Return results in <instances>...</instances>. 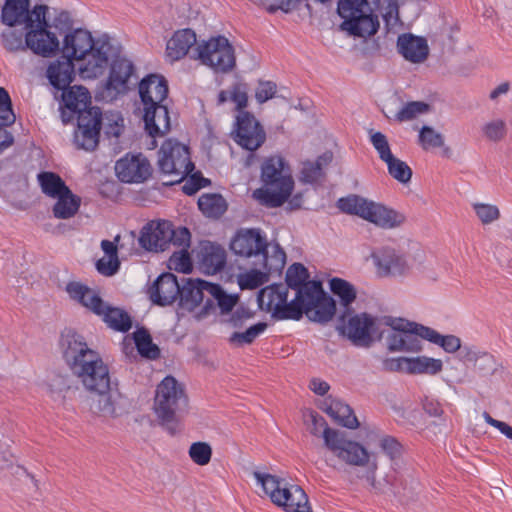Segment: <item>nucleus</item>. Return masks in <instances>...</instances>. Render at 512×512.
<instances>
[{
	"instance_id": "obj_1",
	"label": "nucleus",
	"mask_w": 512,
	"mask_h": 512,
	"mask_svg": "<svg viewBox=\"0 0 512 512\" xmlns=\"http://www.w3.org/2000/svg\"><path fill=\"white\" fill-rule=\"evenodd\" d=\"M60 349L66 364L86 390L103 391L111 384L109 369L84 337L73 330L61 334Z\"/></svg>"
},
{
	"instance_id": "obj_2",
	"label": "nucleus",
	"mask_w": 512,
	"mask_h": 512,
	"mask_svg": "<svg viewBox=\"0 0 512 512\" xmlns=\"http://www.w3.org/2000/svg\"><path fill=\"white\" fill-rule=\"evenodd\" d=\"M113 46L107 37L94 40L91 33L75 29L63 41V56L78 62L79 75L83 79H95L107 69Z\"/></svg>"
},
{
	"instance_id": "obj_3",
	"label": "nucleus",
	"mask_w": 512,
	"mask_h": 512,
	"mask_svg": "<svg viewBox=\"0 0 512 512\" xmlns=\"http://www.w3.org/2000/svg\"><path fill=\"white\" fill-rule=\"evenodd\" d=\"M302 416L307 430L316 437H322L326 449L338 460L348 465H361L367 462L366 448L356 441L347 439L343 433L328 427L325 419L318 413L306 409Z\"/></svg>"
},
{
	"instance_id": "obj_4",
	"label": "nucleus",
	"mask_w": 512,
	"mask_h": 512,
	"mask_svg": "<svg viewBox=\"0 0 512 512\" xmlns=\"http://www.w3.org/2000/svg\"><path fill=\"white\" fill-rule=\"evenodd\" d=\"M261 180L265 188L256 189L253 196L268 207L281 206L294 188L291 169L284 158L278 155L265 159L261 166Z\"/></svg>"
},
{
	"instance_id": "obj_5",
	"label": "nucleus",
	"mask_w": 512,
	"mask_h": 512,
	"mask_svg": "<svg viewBox=\"0 0 512 512\" xmlns=\"http://www.w3.org/2000/svg\"><path fill=\"white\" fill-rule=\"evenodd\" d=\"M187 405L184 388L174 377L167 376L158 384L153 408L160 424L170 434L178 431L181 415Z\"/></svg>"
},
{
	"instance_id": "obj_6",
	"label": "nucleus",
	"mask_w": 512,
	"mask_h": 512,
	"mask_svg": "<svg viewBox=\"0 0 512 512\" xmlns=\"http://www.w3.org/2000/svg\"><path fill=\"white\" fill-rule=\"evenodd\" d=\"M253 476L272 503L284 511L312 512L308 496L299 485L290 484L280 477L258 471H255Z\"/></svg>"
},
{
	"instance_id": "obj_7",
	"label": "nucleus",
	"mask_w": 512,
	"mask_h": 512,
	"mask_svg": "<svg viewBox=\"0 0 512 512\" xmlns=\"http://www.w3.org/2000/svg\"><path fill=\"white\" fill-rule=\"evenodd\" d=\"M337 11L343 19L341 30L350 35L366 37L378 30L379 22L368 0H339Z\"/></svg>"
},
{
	"instance_id": "obj_8",
	"label": "nucleus",
	"mask_w": 512,
	"mask_h": 512,
	"mask_svg": "<svg viewBox=\"0 0 512 512\" xmlns=\"http://www.w3.org/2000/svg\"><path fill=\"white\" fill-rule=\"evenodd\" d=\"M158 167L171 178L169 184L181 182L194 170L188 147L171 139L166 140L158 152Z\"/></svg>"
},
{
	"instance_id": "obj_9",
	"label": "nucleus",
	"mask_w": 512,
	"mask_h": 512,
	"mask_svg": "<svg viewBox=\"0 0 512 512\" xmlns=\"http://www.w3.org/2000/svg\"><path fill=\"white\" fill-rule=\"evenodd\" d=\"M336 330L353 345L367 348L372 345L377 333L376 319L367 313L354 314L347 309L340 314Z\"/></svg>"
},
{
	"instance_id": "obj_10",
	"label": "nucleus",
	"mask_w": 512,
	"mask_h": 512,
	"mask_svg": "<svg viewBox=\"0 0 512 512\" xmlns=\"http://www.w3.org/2000/svg\"><path fill=\"white\" fill-rule=\"evenodd\" d=\"M195 52V58L217 73L230 72L236 65L234 48L224 36L212 37L199 44Z\"/></svg>"
},
{
	"instance_id": "obj_11",
	"label": "nucleus",
	"mask_w": 512,
	"mask_h": 512,
	"mask_svg": "<svg viewBox=\"0 0 512 512\" xmlns=\"http://www.w3.org/2000/svg\"><path fill=\"white\" fill-rule=\"evenodd\" d=\"M393 331L387 336V347L391 352H410L417 353L422 351L423 343L421 339L426 340L422 328L427 326L408 322L403 319H394L386 322Z\"/></svg>"
},
{
	"instance_id": "obj_12",
	"label": "nucleus",
	"mask_w": 512,
	"mask_h": 512,
	"mask_svg": "<svg viewBox=\"0 0 512 512\" xmlns=\"http://www.w3.org/2000/svg\"><path fill=\"white\" fill-rule=\"evenodd\" d=\"M78 126L74 134L75 144L84 150H94L99 142L102 113L97 107H89L77 118Z\"/></svg>"
},
{
	"instance_id": "obj_13",
	"label": "nucleus",
	"mask_w": 512,
	"mask_h": 512,
	"mask_svg": "<svg viewBox=\"0 0 512 512\" xmlns=\"http://www.w3.org/2000/svg\"><path fill=\"white\" fill-rule=\"evenodd\" d=\"M234 140L242 148L255 151L266 139L264 129L253 115L240 112L236 118Z\"/></svg>"
},
{
	"instance_id": "obj_14",
	"label": "nucleus",
	"mask_w": 512,
	"mask_h": 512,
	"mask_svg": "<svg viewBox=\"0 0 512 512\" xmlns=\"http://www.w3.org/2000/svg\"><path fill=\"white\" fill-rule=\"evenodd\" d=\"M368 460L365 464L356 465L357 467H366L367 472L364 475L365 480L369 483L371 488L377 493H391L394 496L401 492V485L404 482V475L400 474L395 469H392L385 474L382 480H376V472L378 470V461L374 453H370L366 449Z\"/></svg>"
},
{
	"instance_id": "obj_15",
	"label": "nucleus",
	"mask_w": 512,
	"mask_h": 512,
	"mask_svg": "<svg viewBox=\"0 0 512 512\" xmlns=\"http://www.w3.org/2000/svg\"><path fill=\"white\" fill-rule=\"evenodd\" d=\"M377 274L381 277H405L410 265L404 254L392 247H383L372 254Z\"/></svg>"
},
{
	"instance_id": "obj_16",
	"label": "nucleus",
	"mask_w": 512,
	"mask_h": 512,
	"mask_svg": "<svg viewBox=\"0 0 512 512\" xmlns=\"http://www.w3.org/2000/svg\"><path fill=\"white\" fill-rule=\"evenodd\" d=\"M115 172L122 182L142 183L150 177L152 168L143 154L128 153L116 162Z\"/></svg>"
},
{
	"instance_id": "obj_17",
	"label": "nucleus",
	"mask_w": 512,
	"mask_h": 512,
	"mask_svg": "<svg viewBox=\"0 0 512 512\" xmlns=\"http://www.w3.org/2000/svg\"><path fill=\"white\" fill-rule=\"evenodd\" d=\"M173 236L169 221H150L141 230L139 243L147 251H163Z\"/></svg>"
},
{
	"instance_id": "obj_18",
	"label": "nucleus",
	"mask_w": 512,
	"mask_h": 512,
	"mask_svg": "<svg viewBox=\"0 0 512 512\" xmlns=\"http://www.w3.org/2000/svg\"><path fill=\"white\" fill-rule=\"evenodd\" d=\"M231 250L242 257L259 258L267 247L266 238L257 229L240 230L231 242Z\"/></svg>"
},
{
	"instance_id": "obj_19",
	"label": "nucleus",
	"mask_w": 512,
	"mask_h": 512,
	"mask_svg": "<svg viewBox=\"0 0 512 512\" xmlns=\"http://www.w3.org/2000/svg\"><path fill=\"white\" fill-rule=\"evenodd\" d=\"M139 95L143 107L164 103L168 96L166 79L157 74H150L139 83Z\"/></svg>"
},
{
	"instance_id": "obj_20",
	"label": "nucleus",
	"mask_w": 512,
	"mask_h": 512,
	"mask_svg": "<svg viewBox=\"0 0 512 512\" xmlns=\"http://www.w3.org/2000/svg\"><path fill=\"white\" fill-rule=\"evenodd\" d=\"M397 50L405 60L414 64L424 62L429 54L427 40L411 33H404L398 36Z\"/></svg>"
},
{
	"instance_id": "obj_21",
	"label": "nucleus",
	"mask_w": 512,
	"mask_h": 512,
	"mask_svg": "<svg viewBox=\"0 0 512 512\" xmlns=\"http://www.w3.org/2000/svg\"><path fill=\"white\" fill-rule=\"evenodd\" d=\"M149 292L150 298L155 304L166 306L179 298L180 285L174 274L164 273L156 279Z\"/></svg>"
},
{
	"instance_id": "obj_22",
	"label": "nucleus",
	"mask_w": 512,
	"mask_h": 512,
	"mask_svg": "<svg viewBox=\"0 0 512 512\" xmlns=\"http://www.w3.org/2000/svg\"><path fill=\"white\" fill-rule=\"evenodd\" d=\"M143 120L145 130L149 136L155 138L163 136L170 130V117L168 107L164 103L143 107Z\"/></svg>"
},
{
	"instance_id": "obj_23",
	"label": "nucleus",
	"mask_w": 512,
	"mask_h": 512,
	"mask_svg": "<svg viewBox=\"0 0 512 512\" xmlns=\"http://www.w3.org/2000/svg\"><path fill=\"white\" fill-rule=\"evenodd\" d=\"M197 258L200 268L207 274H215L221 271L226 264L225 249L209 241L201 242Z\"/></svg>"
},
{
	"instance_id": "obj_24",
	"label": "nucleus",
	"mask_w": 512,
	"mask_h": 512,
	"mask_svg": "<svg viewBox=\"0 0 512 512\" xmlns=\"http://www.w3.org/2000/svg\"><path fill=\"white\" fill-rule=\"evenodd\" d=\"M25 42L29 49L42 57H51L59 49V41L54 33L46 29L28 30Z\"/></svg>"
},
{
	"instance_id": "obj_25",
	"label": "nucleus",
	"mask_w": 512,
	"mask_h": 512,
	"mask_svg": "<svg viewBox=\"0 0 512 512\" xmlns=\"http://www.w3.org/2000/svg\"><path fill=\"white\" fill-rule=\"evenodd\" d=\"M66 292L73 301L81 304L92 313L97 315L103 312L105 301L95 290L88 286L72 281L66 285Z\"/></svg>"
},
{
	"instance_id": "obj_26",
	"label": "nucleus",
	"mask_w": 512,
	"mask_h": 512,
	"mask_svg": "<svg viewBox=\"0 0 512 512\" xmlns=\"http://www.w3.org/2000/svg\"><path fill=\"white\" fill-rule=\"evenodd\" d=\"M320 409L329 415L336 423L355 429L359 426L357 417L349 405L339 399L327 398L323 400Z\"/></svg>"
},
{
	"instance_id": "obj_27",
	"label": "nucleus",
	"mask_w": 512,
	"mask_h": 512,
	"mask_svg": "<svg viewBox=\"0 0 512 512\" xmlns=\"http://www.w3.org/2000/svg\"><path fill=\"white\" fill-rule=\"evenodd\" d=\"M50 84L56 89L65 91L74 77V64L69 58L52 62L46 71Z\"/></svg>"
},
{
	"instance_id": "obj_28",
	"label": "nucleus",
	"mask_w": 512,
	"mask_h": 512,
	"mask_svg": "<svg viewBox=\"0 0 512 512\" xmlns=\"http://www.w3.org/2000/svg\"><path fill=\"white\" fill-rule=\"evenodd\" d=\"M134 66L125 58H117L111 64V70L107 81V89L117 93L126 91L129 78L133 75Z\"/></svg>"
},
{
	"instance_id": "obj_29",
	"label": "nucleus",
	"mask_w": 512,
	"mask_h": 512,
	"mask_svg": "<svg viewBox=\"0 0 512 512\" xmlns=\"http://www.w3.org/2000/svg\"><path fill=\"white\" fill-rule=\"evenodd\" d=\"M406 218L404 214L381 203L374 202L367 221L383 229L400 227Z\"/></svg>"
},
{
	"instance_id": "obj_30",
	"label": "nucleus",
	"mask_w": 512,
	"mask_h": 512,
	"mask_svg": "<svg viewBox=\"0 0 512 512\" xmlns=\"http://www.w3.org/2000/svg\"><path fill=\"white\" fill-rule=\"evenodd\" d=\"M207 281L196 279L188 280L179 293V306L187 311H193L204 299L207 293Z\"/></svg>"
},
{
	"instance_id": "obj_31",
	"label": "nucleus",
	"mask_w": 512,
	"mask_h": 512,
	"mask_svg": "<svg viewBox=\"0 0 512 512\" xmlns=\"http://www.w3.org/2000/svg\"><path fill=\"white\" fill-rule=\"evenodd\" d=\"M461 357L463 361L474 363L475 368L483 376L494 374L499 366L493 355L474 347L464 346L461 349Z\"/></svg>"
},
{
	"instance_id": "obj_32",
	"label": "nucleus",
	"mask_w": 512,
	"mask_h": 512,
	"mask_svg": "<svg viewBox=\"0 0 512 512\" xmlns=\"http://www.w3.org/2000/svg\"><path fill=\"white\" fill-rule=\"evenodd\" d=\"M196 43V34L191 29L176 31L167 42V56L176 61L183 58Z\"/></svg>"
},
{
	"instance_id": "obj_33",
	"label": "nucleus",
	"mask_w": 512,
	"mask_h": 512,
	"mask_svg": "<svg viewBox=\"0 0 512 512\" xmlns=\"http://www.w3.org/2000/svg\"><path fill=\"white\" fill-rule=\"evenodd\" d=\"M287 288L282 285H271L263 288L258 294L261 309L271 312L274 316L281 305L287 300Z\"/></svg>"
},
{
	"instance_id": "obj_34",
	"label": "nucleus",
	"mask_w": 512,
	"mask_h": 512,
	"mask_svg": "<svg viewBox=\"0 0 512 512\" xmlns=\"http://www.w3.org/2000/svg\"><path fill=\"white\" fill-rule=\"evenodd\" d=\"M332 161V153H324L315 161H305L302 164L300 180L304 183H318L324 178V168Z\"/></svg>"
},
{
	"instance_id": "obj_35",
	"label": "nucleus",
	"mask_w": 512,
	"mask_h": 512,
	"mask_svg": "<svg viewBox=\"0 0 512 512\" xmlns=\"http://www.w3.org/2000/svg\"><path fill=\"white\" fill-rule=\"evenodd\" d=\"M227 101L235 104V110L244 112L248 104V86L244 82H235L228 89L221 90L217 96V105H223Z\"/></svg>"
},
{
	"instance_id": "obj_36",
	"label": "nucleus",
	"mask_w": 512,
	"mask_h": 512,
	"mask_svg": "<svg viewBox=\"0 0 512 512\" xmlns=\"http://www.w3.org/2000/svg\"><path fill=\"white\" fill-rule=\"evenodd\" d=\"M90 99L89 91L82 86H72L63 91L62 94L65 107L74 113H78V115L89 109Z\"/></svg>"
},
{
	"instance_id": "obj_37",
	"label": "nucleus",
	"mask_w": 512,
	"mask_h": 512,
	"mask_svg": "<svg viewBox=\"0 0 512 512\" xmlns=\"http://www.w3.org/2000/svg\"><path fill=\"white\" fill-rule=\"evenodd\" d=\"M373 204V201H369L358 195H349L337 201V207L342 212L357 215L366 221L369 219Z\"/></svg>"
},
{
	"instance_id": "obj_38",
	"label": "nucleus",
	"mask_w": 512,
	"mask_h": 512,
	"mask_svg": "<svg viewBox=\"0 0 512 512\" xmlns=\"http://www.w3.org/2000/svg\"><path fill=\"white\" fill-rule=\"evenodd\" d=\"M113 330L127 332L132 327L131 317L124 310L104 303L103 312L97 314Z\"/></svg>"
},
{
	"instance_id": "obj_39",
	"label": "nucleus",
	"mask_w": 512,
	"mask_h": 512,
	"mask_svg": "<svg viewBox=\"0 0 512 512\" xmlns=\"http://www.w3.org/2000/svg\"><path fill=\"white\" fill-rule=\"evenodd\" d=\"M335 313V300L324 292L322 298L307 309L305 315L313 322L324 324L329 322L334 317Z\"/></svg>"
},
{
	"instance_id": "obj_40",
	"label": "nucleus",
	"mask_w": 512,
	"mask_h": 512,
	"mask_svg": "<svg viewBox=\"0 0 512 512\" xmlns=\"http://www.w3.org/2000/svg\"><path fill=\"white\" fill-rule=\"evenodd\" d=\"M91 408L95 413L103 417L114 418L118 415L116 410L114 393L109 386L103 391H93Z\"/></svg>"
},
{
	"instance_id": "obj_41",
	"label": "nucleus",
	"mask_w": 512,
	"mask_h": 512,
	"mask_svg": "<svg viewBox=\"0 0 512 512\" xmlns=\"http://www.w3.org/2000/svg\"><path fill=\"white\" fill-rule=\"evenodd\" d=\"M29 4L30 0H6L2 8V22L10 27L22 24Z\"/></svg>"
},
{
	"instance_id": "obj_42",
	"label": "nucleus",
	"mask_w": 512,
	"mask_h": 512,
	"mask_svg": "<svg viewBox=\"0 0 512 512\" xmlns=\"http://www.w3.org/2000/svg\"><path fill=\"white\" fill-rule=\"evenodd\" d=\"M42 192L51 197L56 198L63 193H70V189L61 179V177L53 172H41L37 176Z\"/></svg>"
},
{
	"instance_id": "obj_43",
	"label": "nucleus",
	"mask_w": 512,
	"mask_h": 512,
	"mask_svg": "<svg viewBox=\"0 0 512 512\" xmlns=\"http://www.w3.org/2000/svg\"><path fill=\"white\" fill-rule=\"evenodd\" d=\"M408 374L418 375H436L443 369V362L441 359H435L427 356L409 357Z\"/></svg>"
},
{
	"instance_id": "obj_44",
	"label": "nucleus",
	"mask_w": 512,
	"mask_h": 512,
	"mask_svg": "<svg viewBox=\"0 0 512 512\" xmlns=\"http://www.w3.org/2000/svg\"><path fill=\"white\" fill-rule=\"evenodd\" d=\"M55 199L57 201L53 207V214L58 219L73 217L78 212L81 204L80 197L74 195L71 191L67 194L63 193Z\"/></svg>"
},
{
	"instance_id": "obj_45",
	"label": "nucleus",
	"mask_w": 512,
	"mask_h": 512,
	"mask_svg": "<svg viewBox=\"0 0 512 512\" xmlns=\"http://www.w3.org/2000/svg\"><path fill=\"white\" fill-rule=\"evenodd\" d=\"M205 285L207 287V294L211 296V298L206 300L205 308L211 306L213 300L217 302L222 313H228L234 308L238 301L236 295L226 294L218 284L205 283Z\"/></svg>"
},
{
	"instance_id": "obj_46",
	"label": "nucleus",
	"mask_w": 512,
	"mask_h": 512,
	"mask_svg": "<svg viewBox=\"0 0 512 512\" xmlns=\"http://www.w3.org/2000/svg\"><path fill=\"white\" fill-rule=\"evenodd\" d=\"M271 250V254H269L266 247L265 252L259 256V264L269 274L280 272L286 263V254L278 244L272 246Z\"/></svg>"
},
{
	"instance_id": "obj_47",
	"label": "nucleus",
	"mask_w": 512,
	"mask_h": 512,
	"mask_svg": "<svg viewBox=\"0 0 512 512\" xmlns=\"http://www.w3.org/2000/svg\"><path fill=\"white\" fill-rule=\"evenodd\" d=\"M198 207L207 217L219 218L227 210V203L219 194H204L198 200Z\"/></svg>"
},
{
	"instance_id": "obj_48",
	"label": "nucleus",
	"mask_w": 512,
	"mask_h": 512,
	"mask_svg": "<svg viewBox=\"0 0 512 512\" xmlns=\"http://www.w3.org/2000/svg\"><path fill=\"white\" fill-rule=\"evenodd\" d=\"M296 297L304 307V312L312 307L320 298H322L324 290L319 281H308L302 287L296 290Z\"/></svg>"
},
{
	"instance_id": "obj_49",
	"label": "nucleus",
	"mask_w": 512,
	"mask_h": 512,
	"mask_svg": "<svg viewBox=\"0 0 512 512\" xmlns=\"http://www.w3.org/2000/svg\"><path fill=\"white\" fill-rule=\"evenodd\" d=\"M329 287L333 294L339 297L344 310L350 309V304L356 299L354 286L344 279L335 277L329 281Z\"/></svg>"
},
{
	"instance_id": "obj_50",
	"label": "nucleus",
	"mask_w": 512,
	"mask_h": 512,
	"mask_svg": "<svg viewBox=\"0 0 512 512\" xmlns=\"http://www.w3.org/2000/svg\"><path fill=\"white\" fill-rule=\"evenodd\" d=\"M421 330L427 341L439 345L447 353H455L461 349V340L455 335L443 336L432 328H422Z\"/></svg>"
},
{
	"instance_id": "obj_51",
	"label": "nucleus",
	"mask_w": 512,
	"mask_h": 512,
	"mask_svg": "<svg viewBox=\"0 0 512 512\" xmlns=\"http://www.w3.org/2000/svg\"><path fill=\"white\" fill-rule=\"evenodd\" d=\"M133 338L139 354L148 359H156L159 357L160 350L152 342L151 335L144 329H138L134 332Z\"/></svg>"
},
{
	"instance_id": "obj_52",
	"label": "nucleus",
	"mask_w": 512,
	"mask_h": 512,
	"mask_svg": "<svg viewBox=\"0 0 512 512\" xmlns=\"http://www.w3.org/2000/svg\"><path fill=\"white\" fill-rule=\"evenodd\" d=\"M444 141V136L430 126H423L419 131L418 142L423 150L440 148Z\"/></svg>"
},
{
	"instance_id": "obj_53",
	"label": "nucleus",
	"mask_w": 512,
	"mask_h": 512,
	"mask_svg": "<svg viewBox=\"0 0 512 512\" xmlns=\"http://www.w3.org/2000/svg\"><path fill=\"white\" fill-rule=\"evenodd\" d=\"M0 111V153L13 143L12 135L6 130V127L13 124L15 115L11 107H6Z\"/></svg>"
},
{
	"instance_id": "obj_54",
	"label": "nucleus",
	"mask_w": 512,
	"mask_h": 512,
	"mask_svg": "<svg viewBox=\"0 0 512 512\" xmlns=\"http://www.w3.org/2000/svg\"><path fill=\"white\" fill-rule=\"evenodd\" d=\"M267 328V323L259 322L251 327H249L244 332H234L229 341L232 344L236 345H244L251 344L259 335H261Z\"/></svg>"
},
{
	"instance_id": "obj_55",
	"label": "nucleus",
	"mask_w": 512,
	"mask_h": 512,
	"mask_svg": "<svg viewBox=\"0 0 512 512\" xmlns=\"http://www.w3.org/2000/svg\"><path fill=\"white\" fill-rule=\"evenodd\" d=\"M429 110V105L421 101H413L405 104L396 114L395 119L398 122L413 120L419 115L425 114Z\"/></svg>"
},
{
	"instance_id": "obj_56",
	"label": "nucleus",
	"mask_w": 512,
	"mask_h": 512,
	"mask_svg": "<svg viewBox=\"0 0 512 512\" xmlns=\"http://www.w3.org/2000/svg\"><path fill=\"white\" fill-rule=\"evenodd\" d=\"M309 274L301 263L292 264L286 272V283L288 287L297 290L306 284Z\"/></svg>"
},
{
	"instance_id": "obj_57",
	"label": "nucleus",
	"mask_w": 512,
	"mask_h": 512,
	"mask_svg": "<svg viewBox=\"0 0 512 512\" xmlns=\"http://www.w3.org/2000/svg\"><path fill=\"white\" fill-rule=\"evenodd\" d=\"M47 6L38 5L31 12L27 11L23 23L28 30L31 29H46L48 23L46 20Z\"/></svg>"
},
{
	"instance_id": "obj_58",
	"label": "nucleus",
	"mask_w": 512,
	"mask_h": 512,
	"mask_svg": "<svg viewBox=\"0 0 512 512\" xmlns=\"http://www.w3.org/2000/svg\"><path fill=\"white\" fill-rule=\"evenodd\" d=\"M385 163L387 165L389 174L395 180L404 184L408 183L411 180L412 170L404 161L394 156L391 160Z\"/></svg>"
},
{
	"instance_id": "obj_59",
	"label": "nucleus",
	"mask_w": 512,
	"mask_h": 512,
	"mask_svg": "<svg viewBox=\"0 0 512 512\" xmlns=\"http://www.w3.org/2000/svg\"><path fill=\"white\" fill-rule=\"evenodd\" d=\"M305 314L304 307L299 302L298 298L295 297L290 303L287 300L281 305L279 310L274 315L275 318L284 320V319H292V320H300L302 315Z\"/></svg>"
},
{
	"instance_id": "obj_60",
	"label": "nucleus",
	"mask_w": 512,
	"mask_h": 512,
	"mask_svg": "<svg viewBox=\"0 0 512 512\" xmlns=\"http://www.w3.org/2000/svg\"><path fill=\"white\" fill-rule=\"evenodd\" d=\"M189 456L197 465H207L212 457V448L206 442H195L189 448Z\"/></svg>"
},
{
	"instance_id": "obj_61",
	"label": "nucleus",
	"mask_w": 512,
	"mask_h": 512,
	"mask_svg": "<svg viewBox=\"0 0 512 512\" xmlns=\"http://www.w3.org/2000/svg\"><path fill=\"white\" fill-rule=\"evenodd\" d=\"M483 134L491 141L498 142L504 139L507 133L506 123L502 119H494L482 127Z\"/></svg>"
},
{
	"instance_id": "obj_62",
	"label": "nucleus",
	"mask_w": 512,
	"mask_h": 512,
	"mask_svg": "<svg viewBox=\"0 0 512 512\" xmlns=\"http://www.w3.org/2000/svg\"><path fill=\"white\" fill-rule=\"evenodd\" d=\"M473 209L482 224H490L500 217V211L496 205L475 203Z\"/></svg>"
},
{
	"instance_id": "obj_63",
	"label": "nucleus",
	"mask_w": 512,
	"mask_h": 512,
	"mask_svg": "<svg viewBox=\"0 0 512 512\" xmlns=\"http://www.w3.org/2000/svg\"><path fill=\"white\" fill-rule=\"evenodd\" d=\"M370 141L383 162H387L394 157L387 137L383 133L373 132L370 136Z\"/></svg>"
},
{
	"instance_id": "obj_64",
	"label": "nucleus",
	"mask_w": 512,
	"mask_h": 512,
	"mask_svg": "<svg viewBox=\"0 0 512 512\" xmlns=\"http://www.w3.org/2000/svg\"><path fill=\"white\" fill-rule=\"evenodd\" d=\"M379 447L390 460L394 461L402 455L403 447L400 442L389 435H382L379 438Z\"/></svg>"
}]
</instances>
